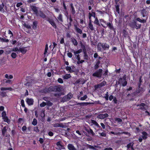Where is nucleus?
I'll use <instances>...</instances> for the list:
<instances>
[{
  "instance_id": "1",
  "label": "nucleus",
  "mask_w": 150,
  "mask_h": 150,
  "mask_svg": "<svg viewBox=\"0 0 150 150\" xmlns=\"http://www.w3.org/2000/svg\"><path fill=\"white\" fill-rule=\"evenodd\" d=\"M63 88L60 85H53L49 87L50 92H60L62 91Z\"/></svg>"
},
{
  "instance_id": "2",
  "label": "nucleus",
  "mask_w": 150,
  "mask_h": 150,
  "mask_svg": "<svg viewBox=\"0 0 150 150\" xmlns=\"http://www.w3.org/2000/svg\"><path fill=\"white\" fill-rule=\"evenodd\" d=\"M129 25L133 29L136 28L138 29L140 28L141 27V24H137L136 22L133 20L131 21L129 24Z\"/></svg>"
},
{
  "instance_id": "3",
  "label": "nucleus",
  "mask_w": 150,
  "mask_h": 150,
  "mask_svg": "<svg viewBox=\"0 0 150 150\" xmlns=\"http://www.w3.org/2000/svg\"><path fill=\"white\" fill-rule=\"evenodd\" d=\"M73 94L71 93H69L67 95L64 96L60 100L61 103H64L69 101L72 98Z\"/></svg>"
},
{
  "instance_id": "4",
  "label": "nucleus",
  "mask_w": 150,
  "mask_h": 150,
  "mask_svg": "<svg viewBox=\"0 0 150 150\" xmlns=\"http://www.w3.org/2000/svg\"><path fill=\"white\" fill-rule=\"evenodd\" d=\"M126 75H125L122 78H120L119 81L116 82V84L118 83V84L121 83L123 86H126L127 83V82L126 81Z\"/></svg>"
},
{
  "instance_id": "5",
  "label": "nucleus",
  "mask_w": 150,
  "mask_h": 150,
  "mask_svg": "<svg viewBox=\"0 0 150 150\" xmlns=\"http://www.w3.org/2000/svg\"><path fill=\"white\" fill-rule=\"evenodd\" d=\"M103 71L102 69H99L93 73L92 76L94 77L100 78L101 77Z\"/></svg>"
},
{
  "instance_id": "6",
  "label": "nucleus",
  "mask_w": 150,
  "mask_h": 150,
  "mask_svg": "<svg viewBox=\"0 0 150 150\" xmlns=\"http://www.w3.org/2000/svg\"><path fill=\"white\" fill-rule=\"evenodd\" d=\"M137 106L139 107L138 109H140L143 111L146 110L147 108V106L144 103H141L140 104H137Z\"/></svg>"
},
{
  "instance_id": "7",
  "label": "nucleus",
  "mask_w": 150,
  "mask_h": 150,
  "mask_svg": "<svg viewBox=\"0 0 150 150\" xmlns=\"http://www.w3.org/2000/svg\"><path fill=\"white\" fill-rule=\"evenodd\" d=\"M103 21L107 25L110 30H113L115 33H116V29L114 27L112 23H107L103 20Z\"/></svg>"
},
{
  "instance_id": "8",
  "label": "nucleus",
  "mask_w": 150,
  "mask_h": 150,
  "mask_svg": "<svg viewBox=\"0 0 150 150\" xmlns=\"http://www.w3.org/2000/svg\"><path fill=\"white\" fill-rule=\"evenodd\" d=\"M106 84V82L105 81H103L99 84L96 85L94 86L95 89L97 90V89L100 88L101 87L104 86Z\"/></svg>"
},
{
  "instance_id": "9",
  "label": "nucleus",
  "mask_w": 150,
  "mask_h": 150,
  "mask_svg": "<svg viewBox=\"0 0 150 150\" xmlns=\"http://www.w3.org/2000/svg\"><path fill=\"white\" fill-rule=\"evenodd\" d=\"M98 44L99 45H100V46L102 47V48L104 50H105L109 49L110 46L107 43H99Z\"/></svg>"
},
{
  "instance_id": "10",
  "label": "nucleus",
  "mask_w": 150,
  "mask_h": 150,
  "mask_svg": "<svg viewBox=\"0 0 150 150\" xmlns=\"http://www.w3.org/2000/svg\"><path fill=\"white\" fill-rule=\"evenodd\" d=\"M69 8L71 14L74 15L76 13V11L73 3H71L70 4L69 6Z\"/></svg>"
},
{
  "instance_id": "11",
  "label": "nucleus",
  "mask_w": 150,
  "mask_h": 150,
  "mask_svg": "<svg viewBox=\"0 0 150 150\" xmlns=\"http://www.w3.org/2000/svg\"><path fill=\"white\" fill-rule=\"evenodd\" d=\"M45 110H42L41 111L40 113V116L41 117V120L42 122H44L45 120Z\"/></svg>"
},
{
  "instance_id": "12",
  "label": "nucleus",
  "mask_w": 150,
  "mask_h": 150,
  "mask_svg": "<svg viewBox=\"0 0 150 150\" xmlns=\"http://www.w3.org/2000/svg\"><path fill=\"white\" fill-rule=\"evenodd\" d=\"M26 101L27 103L29 105H33V104L34 100L33 99L27 98Z\"/></svg>"
},
{
  "instance_id": "13",
  "label": "nucleus",
  "mask_w": 150,
  "mask_h": 150,
  "mask_svg": "<svg viewBox=\"0 0 150 150\" xmlns=\"http://www.w3.org/2000/svg\"><path fill=\"white\" fill-rule=\"evenodd\" d=\"M47 21L49 22L54 28H57L56 25L53 20L49 18L47 20Z\"/></svg>"
},
{
  "instance_id": "14",
  "label": "nucleus",
  "mask_w": 150,
  "mask_h": 150,
  "mask_svg": "<svg viewBox=\"0 0 150 150\" xmlns=\"http://www.w3.org/2000/svg\"><path fill=\"white\" fill-rule=\"evenodd\" d=\"M108 116V114L107 113H105L104 114H99L97 116V118L100 119H103Z\"/></svg>"
},
{
  "instance_id": "15",
  "label": "nucleus",
  "mask_w": 150,
  "mask_h": 150,
  "mask_svg": "<svg viewBox=\"0 0 150 150\" xmlns=\"http://www.w3.org/2000/svg\"><path fill=\"white\" fill-rule=\"evenodd\" d=\"M36 15L37 16H39L43 18H46V17L45 14L41 11H39Z\"/></svg>"
},
{
  "instance_id": "16",
  "label": "nucleus",
  "mask_w": 150,
  "mask_h": 150,
  "mask_svg": "<svg viewBox=\"0 0 150 150\" xmlns=\"http://www.w3.org/2000/svg\"><path fill=\"white\" fill-rule=\"evenodd\" d=\"M85 130L89 134H91L92 136H94L95 135V134L93 131L90 128H86L85 129Z\"/></svg>"
},
{
  "instance_id": "17",
  "label": "nucleus",
  "mask_w": 150,
  "mask_h": 150,
  "mask_svg": "<svg viewBox=\"0 0 150 150\" xmlns=\"http://www.w3.org/2000/svg\"><path fill=\"white\" fill-rule=\"evenodd\" d=\"M133 144H134L132 143H130L128 144L127 146V150H130V149H131L132 150H134L133 147Z\"/></svg>"
},
{
  "instance_id": "18",
  "label": "nucleus",
  "mask_w": 150,
  "mask_h": 150,
  "mask_svg": "<svg viewBox=\"0 0 150 150\" xmlns=\"http://www.w3.org/2000/svg\"><path fill=\"white\" fill-rule=\"evenodd\" d=\"M31 8L32 10L34 11L35 13V14H37L38 12V8L36 7L35 6H31Z\"/></svg>"
},
{
  "instance_id": "19",
  "label": "nucleus",
  "mask_w": 150,
  "mask_h": 150,
  "mask_svg": "<svg viewBox=\"0 0 150 150\" xmlns=\"http://www.w3.org/2000/svg\"><path fill=\"white\" fill-rule=\"evenodd\" d=\"M88 27L91 30V31H94L95 30L94 28L93 27V25L92 24V21L91 20H89V23L88 25Z\"/></svg>"
},
{
  "instance_id": "20",
  "label": "nucleus",
  "mask_w": 150,
  "mask_h": 150,
  "mask_svg": "<svg viewBox=\"0 0 150 150\" xmlns=\"http://www.w3.org/2000/svg\"><path fill=\"white\" fill-rule=\"evenodd\" d=\"M71 41L72 42L73 44L75 46L77 45L78 43L75 39L74 37H72L71 38Z\"/></svg>"
},
{
  "instance_id": "21",
  "label": "nucleus",
  "mask_w": 150,
  "mask_h": 150,
  "mask_svg": "<svg viewBox=\"0 0 150 150\" xmlns=\"http://www.w3.org/2000/svg\"><path fill=\"white\" fill-rule=\"evenodd\" d=\"M74 26L75 27V30L78 33H79L80 34H81L82 33V30L79 28H78L76 25H74Z\"/></svg>"
},
{
  "instance_id": "22",
  "label": "nucleus",
  "mask_w": 150,
  "mask_h": 150,
  "mask_svg": "<svg viewBox=\"0 0 150 150\" xmlns=\"http://www.w3.org/2000/svg\"><path fill=\"white\" fill-rule=\"evenodd\" d=\"M53 127H62V128L64 127V126L63 125L62 123H55L53 124Z\"/></svg>"
},
{
  "instance_id": "23",
  "label": "nucleus",
  "mask_w": 150,
  "mask_h": 150,
  "mask_svg": "<svg viewBox=\"0 0 150 150\" xmlns=\"http://www.w3.org/2000/svg\"><path fill=\"white\" fill-rule=\"evenodd\" d=\"M67 147L68 149L69 150H76V149L74 147V146L72 144H69Z\"/></svg>"
},
{
  "instance_id": "24",
  "label": "nucleus",
  "mask_w": 150,
  "mask_h": 150,
  "mask_svg": "<svg viewBox=\"0 0 150 150\" xmlns=\"http://www.w3.org/2000/svg\"><path fill=\"white\" fill-rule=\"evenodd\" d=\"M142 137L144 139H146L147 138L148 134L146 132H143L142 133Z\"/></svg>"
},
{
  "instance_id": "25",
  "label": "nucleus",
  "mask_w": 150,
  "mask_h": 150,
  "mask_svg": "<svg viewBox=\"0 0 150 150\" xmlns=\"http://www.w3.org/2000/svg\"><path fill=\"white\" fill-rule=\"evenodd\" d=\"M141 14L143 17H145L147 15V11L145 9H143L141 11Z\"/></svg>"
},
{
  "instance_id": "26",
  "label": "nucleus",
  "mask_w": 150,
  "mask_h": 150,
  "mask_svg": "<svg viewBox=\"0 0 150 150\" xmlns=\"http://www.w3.org/2000/svg\"><path fill=\"white\" fill-rule=\"evenodd\" d=\"M18 51H20L22 53L24 54L27 51V49L24 47H21L19 48Z\"/></svg>"
},
{
  "instance_id": "27",
  "label": "nucleus",
  "mask_w": 150,
  "mask_h": 150,
  "mask_svg": "<svg viewBox=\"0 0 150 150\" xmlns=\"http://www.w3.org/2000/svg\"><path fill=\"white\" fill-rule=\"evenodd\" d=\"M40 92L42 93H45L50 92L49 91V88H45L41 90Z\"/></svg>"
},
{
  "instance_id": "28",
  "label": "nucleus",
  "mask_w": 150,
  "mask_h": 150,
  "mask_svg": "<svg viewBox=\"0 0 150 150\" xmlns=\"http://www.w3.org/2000/svg\"><path fill=\"white\" fill-rule=\"evenodd\" d=\"M4 4L3 3H2L1 4H0V11L4 13L5 12L4 9Z\"/></svg>"
},
{
  "instance_id": "29",
  "label": "nucleus",
  "mask_w": 150,
  "mask_h": 150,
  "mask_svg": "<svg viewBox=\"0 0 150 150\" xmlns=\"http://www.w3.org/2000/svg\"><path fill=\"white\" fill-rule=\"evenodd\" d=\"M115 7L116 9V11L118 13H120V8H119V3H117L115 5Z\"/></svg>"
},
{
  "instance_id": "30",
  "label": "nucleus",
  "mask_w": 150,
  "mask_h": 150,
  "mask_svg": "<svg viewBox=\"0 0 150 150\" xmlns=\"http://www.w3.org/2000/svg\"><path fill=\"white\" fill-rule=\"evenodd\" d=\"M91 123L96 126L100 128V126L99 125L98 123L96 121L93 120H91Z\"/></svg>"
},
{
  "instance_id": "31",
  "label": "nucleus",
  "mask_w": 150,
  "mask_h": 150,
  "mask_svg": "<svg viewBox=\"0 0 150 150\" xmlns=\"http://www.w3.org/2000/svg\"><path fill=\"white\" fill-rule=\"evenodd\" d=\"M0 41L2 42H6L7 43L9 42V40L8 39H6L5 38H1L0 37Z\"/></svg>"
},
{
  "instance_id": "32",
  "label": "nucleus",
  "mask_w": 150,
  "mask_h": 150,
  "mask_svg": "<svg viewBox=\"0 0 150 150\" xmlns=\"http://www.w3.org/2000/svg\"><path fill=\"white\" fill-rule=\"evenodd\" d=\"M64 93H57L54 94V96L57 97H59L61 96L62 95H64Z\"/></svg>"
},
{
  "instance_id": "33",
  "label": "nucleus",
  "mask_w": 150,
  "mask_h": 150,
  "mask_svg": "<svg viewBox=\"0 0 150 150\" xmlns=\"http://www.w3.org/2000/svg\"><path fill=\"white\" fill-rule=\"evenodd\" d=\"M7 129L5 127H4L2 129V134L3 136L5 135V134L6 132Z\"/></svg>"
},
{
  "instance_id": "34",
  "label": "nucleus",
  "mask_w": 150,
  "mask_h": 150,
  "mask_svg": "<svg viewBox=\"0 0 150 150\" xmlns=\"http://www.w3.org/2000/svg\"><path fill=\"white\" fill-rule=\"evenodd\" d=\"M136 20L140 23H145L146 22V20L144 19L141 20L139 18H137L136 19Z\"/></svg>"
},
{
  "instance_id": "35",
  "label": "nucleus",
  "mask_w": 150,
  "mask_h": 150,
  "mask_svg": "<svg viewBox=\"0 0 150 150\" xmlns=\"http://www.w3.org/2000/svg\"><path fill=\"white\" fill-rule=\"evenodd\" d=\"M69 26H71V22L73 21V19L71 15L69 16Z\"/></svg>"
},
{
  "instance_id": "36",
  "label": "nucleus",
  "mask_w": 150,
  "mask_h": 150,
  "mask_svg": "<svg viewBox=\"0 0 150 150\" xmlns=\"http://www.w3.org/2000/svg\"><path fill=\"white\" fill-rule=\"evenodd\" d=\"M71 77V75L70 74H66L64 76H63V78L64 79H67Z\"/></svg>"
},
{
  "instance_id": "37",
  "label": "nucleus",
  "mask_w": 150,
  "mask_h": 150,
  "mask_svg": "<svg viewBox=\"0 0 150 150\" xmlns=\"http://www.w3.org/2000/svg\"><path fill=\"white\" fill-rule=\"evenodd\" d=\"M142 76H140L139 78V82L138 83V86L139 87L142 84Z\"/></svg>"
},
{
  "instance_id": "38",
  "label": "nucleus",
  "mask_w": 150,
  "mask_h": 150,
  "mask_svg": "<svg viewBox=\"0 0 150 150\" xmlns=\"http://www.w3.org/2000/svg\"><path fill=\"white\" fill-rule=\"evenodd\" d=\"M57 18L59 21L62 22L63 21L62 19V16L61 14H59Z\"/></svg>"
},
{
  "instance_id": "39",
  "label": "nucleus",
  "mask_w": 150,
  "mask_h": 150,
  "mask_svg": "<svg viewBox=\"0 0 150 150\" xmlns=\"http://www.w3.org/2000/svg\"><path fill=\"white\" fill-rule=\"evenodd\" d=\"M86 148L87 149L88 148H89L91 149H92L93 150L96 149L95 148V147L93 146H92L91 145L87 144L86 145Z\"/></svg>"
},
{
  "instance_id": "40",
  "label": "nucleus",
  "mask_w": 150,
  "mask_h": 150,
  "mask_svg": "<svg viewBox=\"0 0 150 150\" xmlns=\"http://www.w3.org/2000/svg\"><path fill=\"white\" fill-rule=\"evenodd\" d=\"M37 123L38 122L37 119L35 118H34L32 122V124L34 126H35L37 125Z\"/></svg>"
},
{
  "instance_id": "41",
  "label": "nucleus",
  "mask_w": 150,
  "mask_h": 150,
  "mask_svg": "<svg viewBox=\"0 0 150 150\" xmlns=\"http://www.w3.org/2000/svg\"><path fill=\"white\" fill-rule=\"evenodd\" d=\"M84 59L86 60H88V59L89 57L87 55L86 52L85 51L84 52Z\"/></svg>"
},
{
  "instance_id": "42",
  "label": "nucleus",
  "mask_w": 150,
  "mask_h": 150,
  "mask_svg": "<svg viewBox=\"0 0 150 150\" xmlns=\"http://www.w3.org/2000/svg\"><path fill=\"white\" fill-rule=\"evenodd\" d=\"M66 70L68 71H69V72L70 73L73 72V71L71 70V67L69 66H67L66 67Z\"/></svg>"
},
{
  "instance_id": "43",
  "label": "nucleus",
  "mask_w": 150,
  "mask_h": 150,
  "mask_svg": "<svg viewBox=\"0 0 150 150\" xmlns=\"http://www.w3.org/2000/svg\"><path fill=\"white\" fill-rule=\"evenodd\" d=\"M38 22L36 21H35L33 22V28L35 29L36 28L37 25V24Z\"/></svg>"
},
{
  "instance_id": "44",
  "label": "nucleus",
  "mask_w": 150,
  "mask_h": 150,
  "mask_svg": "<svg viewBox=\"0 0 150 150\" xmlns=\"http://www.w3.org/2000/svg\"><path fill=\"white\" fill-rule=\"evenodd\" d=\"M94 23L98 26L100 25V24L99 23L97 17L96 18L95 21H94Z\"/></svg>"
},
{
  "instance_id": "45",
  "label": "nucleus",
  "mask_w": 150,
  "mask_h": 150,
  "mask_svg": "<svg viewBox=\"0 0 150 150\" xmlns=\"http://www.w3.org/2000/svg\"><path fill=\"white\" fill-rule=\"evenodd\" d=\"M48 45L47 44H46L45 45V52H44V54L45 55H46L47 53V50H48Z\"/></svg>"
},
{
  "instance_id": "46",
  "label": "nucleus",
  "mask_w": 150,
  "mask_h": 150,
  "mask_svg": "<svg viewBox=\"0 0 150 150\" xmlns=\"http://www.w3.org/2000/svg\"><path fill=\"white\" fill-rule=\"evenodd\" d=\"M46 105L48 106H51L52 105L53 103L49 101H47L46 103Z\"/></svg>"
},
{
  "instance_id": "47",
  "label": "nucleus",
  "mask_w": 150,
  "mask_h": 150,
  "mask_svg": "<svg viewBox=\"0 0 150 150\" xmlns=\"http://www.w3.org/2000/svg\"><path fill=\"white\" fill-rule=\"evenodd\" d=\"M88 5L89 6H90L93 7L94 6V4L93 3V1H89L88 2Z\"/></svg>"
},
{
  "instance_id": "48",
  "label": "nucleus",
  "mask_w": 150,
  "mask_h": 150,
  "mask_svg": "<svg viewBox=\"0 0 150 150\" xmlns=\"http://www.w3.org/2000/svg\"><path fill=\"white\" fill-rule=\"evenodd\" d=\"M5 122H7L8 123H9L10 122V120L7 117H4V118H3Z\"/></svg>"
},
{
  "instance_id": "49",
  "label": "nucleus",
  "mask_w": 150,
  "mask_h": 150,
  "mask_svg": "<svg viewBox=\"0 0 150 150\" xmlns=\"http://www.w3.org/2000/svg\"><path fill=\"white\" fill-rule=\"evenodd\" d=\"M33 130L37 133H38L40 132V130L39 129L38 127L37 126L34 127Z\"/></svg>"
},
{
  "instance_id": "50",
  "label": "nucleus",
  "mask_w": 150,
  "mask_h": 150,
  "mask_svg": "<svg viewBox=\"0 0 150 150\" xmlns=\"http://www.w3.org/2000/svg\"><path fill=\"white\" fill-rule=\"evenodd\" d=\"M11 56L12 58L15 59L17 55L15 53L12 52L11 54Z\"/></svg>"
},
{
  "instance_id": "51",
  "label": "nucleus",
  "mask_w": 150,
  "mask_h": 150,
  "mask_svg": "<svg viewBox=\"0 0 150 150\" xmlns=\"http://www.w3.org/2000/svg\"><path fill=\"white\" fill-rule=\"evenodd\" d=\"M0 95L2 97H5L6 96V93L4 91H2L0 93Z\"/></svg>"
},
{
  "instance_id": "52",
  "label": "nucleus",
  "mask_w": 150,
  "mask_h": 150,
  "mask_svg": "<svg viewBox=\"0 0 150 150\" xmlns=\"http://www.w3.org/2000/svg\"><path fill=\"white\" fill-rule=\"evenodd\" d=\"M87 98V96L86 95H84L83 97H81L80 100H85Z\"/></svg>"
},
{
  "instance_id": "53",
  "label": "nucleus",
  "mask_w": 150,
  "mask_h": 150,
  "mask_svg": "<svg viewBox=\"0 0 150 150\" xmlns=\"http://www.w3.org/2000/svg\"><path fill=\"white\" fill-rule=\"evenodd\" d=\"M2 118H4V117H6V112L5 111H3L2 113Z\"/></svg>"
},
{
  "instance_id": "54",
  "label": "nucleus",
  "mask_w": 150,
  "mask_h": 150,
  "mask_svg": "<svg viewBox=\"0 0 150 150\" xmlns=\"http://www.w3.org/2000/svg\"><path fill=\"white\" fill-rule=\"evenodd\" d=\"M40 106L41 107H43L46 105V103L44 102H43L42 103L40 104Z\"/></svg>"
},
{
  "instance_id": "55",
  "label": "nucleus",
  "mask_w": 150,
  "mask_h": 150,
  "mask_svg": "<svg viewBox=\"0 0 150 150\" xmlns=\"http://www.w3.org/2000/svg\"><path fill=\"white\" fill-rule=\"evenodd\" d=\"M3 82H5L6 83H8L9 84H10L11 83V81L10 80H6V79H4L3 80Z\"/></svg>"
},
{
  "instance_id": "56",
  "label": "nucleus",
  "mask_w": 150,
  "mask_h": 150,
  "mask_svg": "<svg viewBox=\"0 0 150 150\" xmlns=\"http://www.w3.org/2000/svg\"><path fill=\"white\" fill-rule=\"evenodd\" d=\"M115 120L118 122H122V119L118 118H115Z\"/></svg>"
},
{
  "instance_id": "57",
  "label": "nucleus",
  "mask_w": 150,
  "mask_h": 150,
  "mask_svg": "<svg viewBox=\"0 0 150 150\" xmlns=\"http://www.w3.org/2000/svg\"><path fill=\"white\" fill-rule=\"evenodd\" d=\"M23 25L26 28H28V29L31 28L30 26V25H28V24H26L25 23L23 24Z\"/></svg>"
},
{
  "instance_id": "58",
  "label": "nucleus",
  "mask_w": 150,
  "mask_h": 150,
  "mask_svg": "<svg viewBox=\"0 0 150 150\" xmlns=\"http://www.w3.org/2000/svg\"><path fill=\"white\" fill-rule=\"evenodd\" d=\"M71 51L74 53V54L75 56H76V55L79 54V53H77V52L76 51H75L74 50L72 49Z\"/></svg>"
},
{
  "instance_id": "59",
  "label": "nucleus",
  "mask_w": 150,
  "mask_h": 150,
  "mask_svg": "<svg viewBox=\"0 0 150 150\" xmlns=\"http://www.w3.org/2000/svg\"><path fill=\"white\" fill-rule=\"evenodd\" d=\"M21 103L22 107H25V106L24 103V100H23L22 99L21 100Z\"/></svg>"
},
{
  "instance_id": "60",
  "label": "nucleus",
  "mask_w": 150,
  "mask_h": 150,
  "mask_svg": "<svg viewBox=\"0 0 150 150\" xmlns=\"http://www.w3.org/2000/svg\"><path fill=\"white\" fill-rule=\"evenodd\" d=\"M99 64L96 63L94 67V69H97L99 67Z\"/></svg>"
},
{
  "instance_id": "61",
  "label": "nucleus",
  "mask_w": 150,
  "mask_h": 150,
  "mask_svg": "<svg viewBox=\"0 0 150 150\" xmlns=\"http://www.w3.org/2000/svg\"><path fill=\"white\" fill-rule=\"evenodd\" d=\"M138 95V94L137 93H136V91H135L133 92L132 94V97H134V96H136Z\"/></svg>"
},
{
  "instance_id": "62",
  "label": "nucleus",
  "mask_w": 150,
  "mask_h": 150,
  "mask_svg": "<svg viewBox=\"0 0 150 150\" xmlns=\"http://www.w3.org/2000/svg\"><path fill=\"white\" fill-rule=\"evenodd\" d=\"M99 134H100V136H101L105 137L106 136L105 133L104 132L99 133Z\"/></svg>"
},
{
  "instance_id": "63",
  "label": "nucleus",
  "mask_w": 150,
  "mask_h": 150,
  "mask_svg": "<svg viewBox=\"0 0 150 150\" xmlns=\"http://www.w3.org/2000/svg\"><path fill=\"white\" fill-rule=\"evenodd\" d=\"M58 82L60 83H63V81L62 79L61 78H59L58 80Z\"/></svg>"
},
{
  "instance_id": "64",
  "label": "nucleus",
  "mask_w": 150,
  "mask_h": 150,
  "mask_svg": "<svg viewBox=\"0 0 150 150\" xmlns=\"http://www.w3.org/2000/svg\"><path fill=\"white\" fill-rule=\"evenodd\" d=\"M104 150H113L112 148L111 147L106 148L104 149Z\"/></svg>"
}]
</instances>
